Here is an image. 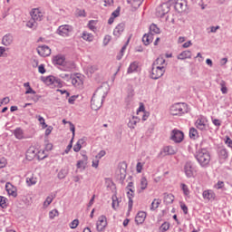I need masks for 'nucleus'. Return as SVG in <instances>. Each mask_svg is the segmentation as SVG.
<instances>
[{
  "label": "nucleus",
  "instance_id": "nucleus-1",
  "mask_svg": "<svg viewBox=\"0 0 232 232\" xmlns=\"http://www.w3.org/2000/svg\"><path fill=\"white\" fill-rule=\"evenodd\" d=\"M195 158L202 168H206V166H208L209 162H211V155L209 154V151H208V150L206 149L199 150L196 153Z\"/></svg>",
  "mask_w": 232,
  "mask_h": 232
},
{
  "label": "nucleus",
  "instance_id": "nucleus-2",
  "mask_svg": "<svg viewBox=\"0 0 232 232\" xmlns=\"http://www.w3.org/2000/svg\"><path fill=\"white\" fill-rule=\"evenodd\" d=\"M104 99H106V93L101 95L99 93V91H97L91 100L92 110H94V111H97V110H101V108L102 107V102H104Z\"/></svg>",
  "mask_w": 232,
  "mask_h": 232
},
{
  "label": "nucleus",
  "instance_id": "nucleus-3",
  "mask_svg": "<svg viewBox=\"0 0 232 232\" xmlns=\"http://www.w3.org/2000/svg\"><path fill=\"white\" fill-rule=\"evenodd\" d=\"M170 113L172 115H184V113H188V104L175 103L170 107Z\"/></svg>",
  "mask_w": 232,
  "mask_h": 232
},
{
  "label": "nucleus",
  "instance_id": "nucleus-4",
  "mask_svg": "<svg viewBox=\"0 0 232 232\" xmlns=\"http://www.w3.org/2000/svg\"><path fill=\"white\" fill-rule=\"evenodd\" d=\"M72 33L73 26L70 24L60 25L56 31V34H58V35H61L62 37H70Z\"/></svg>",
  "mask_w": 232,
  "mask_h": 232
},
{
  "label": "nucleus",
  "instance_id": "nucleus-5",
  "mask_svg": "<svg viewBox=\"0 0 232 232\" xmlns=\"http://www.w3.org/2000/svg\"><path fill=\"white\" fill-rule=\"evenodd\" d=\"M165 72H166V70L164 69V66L152 65L150 78L154 79L155 81L157 79H160V77H162V75H164Z\"/></svg>",
  "mask_w": 232,
  "mask_h": 232
},
{
  "label": "nucleus",
  "instance_id": "nucleus-6",
  "mask_svg": "<svg viewBox=\"0 0 232 232\" xmlns=\"http://www.w3.org/2000/svg\"><path fill=\"white\" fill-rule=\"evenodd\" d=\"M170 140L176 142L177 144L184 140V132L182 130L174 129L170 133Z\"/></svg>",
  "mask_w": 232,
  "mask_h": 232
},
{
  "label": "nucleus",
  "instance_id": "nucleus-7",
  "mask_svg": "<svg viewBox=\"0 0 232 232\" xmlns=\"http://www.w3.org/2000/svg\"><path fill=\"white\" fill-rule=\"evenodd\" d=\"M184 173L187 179H191L195 177V167L193 166V162L187 161L184 165Z\"/></svg>",
  "mask_w": 232,
  "mask_h": 232
},
{
  "label": "nucleus",
  "instance_id": "nucleus-8",
  "mask_svg": "<svg viewBox=\"0 0 232 232\" xmlns=\"http://www.w3.org/2000/svg\"><path fill=\"white\" fill-rule=\"evenodd\" d=\"M168 12H169V3H163L156 8L157 17H164L165 14H168Z\"/></svg>",
  "mask_w": 232,
  "mask_h": 232
},
{
  "label": "nucleus",
  "instance_id": "nucleus-9",
  "mask_svg": "<svg viewBox=\"0 0 232 232\" xmlns=\"http://www.w3.org/2000/svg\"><path fill=\"white\" fill-rule=\"evenodd\" d=\"M218 155L220 162H226L227 157H229V152L226 147H219L218 149Z\"/></svg>",
  "mask_w": 232,
  "mask_h": 232
},
{
  "label": "nucleus",
  "instance_id": "nucleus-10",
  "mask_svg": "<svg viewBox=\"0 0 232 232\" xmlns=\"http://www.w3.org/2000/svg\"><path fill=\"white\" fill-rule=\"evenodd\" d=\"M106 226H108V221L106 220L105 216H101L98 218V221L96 223V229L99 232L104 231L106 229Z\"/></svg>",
  "mask_w": 232,
  "mask_h": 232
},
{
  "label": "nucleus",
  "instance_id": "nucleus-11",
  "mask_svg": "<svg viewBox=\"0 0 232 232\" xmlns=\"http://www.w3.org/2000/svg\"><path fill=\"white\" fill-rule=\"evenodd\" d=\"M118 169L120 171V180H125L126 169H128V163H126V161L120 162L118 165Z\"/></svg>",
  "mask_w": 232,
  "mask_h": 232
},
{
  "label": "nucleus",
  "instance_id": "nucleus-12",
  "mask_svg": "<svg viewBox=\"0 0 232 232\" xmlns=\"http://www.w3.org/2000/svg\"><path fill=\"white\" fill-rule=\"evenodd\" d=\"M37 53L41 55V57H48L52 53V50L48 45H40L37 47Z\"/></svg>",
  "mask_w": 232,
  "mask_h": 232
},
{
  "label": "nucleus",
  "instance_id": "nucleus-13",
  "mask_svg": "<svg viewBox=\"0 0 232 232\" xmlns=\"http://www.w3.org/2000/svg\"><path fill=\"white\" fill-rule=\"evenodd\" d=\"M65 62L66 58L62 54H58L53 58V64L61 66V68L63 66Z\"/></svg>",
  "mask_w": 232,
  "mask_h": 232
},
{
  "label": "nucleus",
  "instance_id": "nucleus-14",
  "mask_svg": "<svg viewBox=\"0 0 232 232\" xmlns=\"http://www.w3.org/2000/svg\"><path fill=\"white\" fill-rule=\"evenodd\" d=\"M5 189L10 197H14V198L17 197V188H15V187H14V185L11 183L5 184Z\"/></svg>",
  "mask_w": 232,
  "mask_h": 232
},
{
  "label": "nucleus",
  "instance_id": "nucleus-15",
  "mask_svg": "<svg viewBox=\"0 0 232 232\" xmlns=\"http://www.w3.org/2000/svg\"><path fill=\"white\" fill-rule=\"evenodd\" d=\"M31 17L33 21H43V13L39 9H33L31 11Z\"/></svg>",
  "mask_w": 232,
  "mask_h": 232
},
{
  "label": "nucleus",
  "instance_id": "nucleus-16",
  "mask_svg": "<svg viewBox=\"0 0 232 232\" xmlns=\"http://www.w3.org/2000/svg\"><path fill=\"white\" fill-rule=\"evenodd\" d=\"M125 24L124 23H121L119 24L115 28H114V31H113V36L114 37H121V35H122V32H124V28H125Z\"/></svg>",
  "mask_w": 232,
  "mask_h": 232
},
{
  "label": "nucleus",
  "instance_id": "nucleus-17",
  "mask_svg": "<svg viewBox=\"0 0 232 232\" xmlns=\"http://www.w3.org/2000/svg\"><path fill=\"white\" fill-rule=\"evenodd\" d=\"M75 68V63L73 62H64L63 65L60 67L62 72H72Z\"/></svg>",
  "mask_w": 232,
  "mask_h": 232
},
{
  "label": "nucleus",
  "instance_id": "nucleus-18",
  "mask_svg": "<svg viewBox=\"0 0 232 232\" xmlns=\"http://www.w3.org/2000/svg\"><path fill=\"white\" fill-rule=\"evenodd\" d=\"M12 43H14V36L11 34H7L2 38V44L4 46H10Z\"/></svg>",
  "mask_w": 232,
  "mask_h": 232
},
{
  "label": "nucleus",
  "instance_id": "nucleus-19",
  "mask_svg": "<svg viewBox=\"0 0 232 232\" xmlns=\"http://www.w3.org/2000/svg\"><path fill=\"white\" fill-rule=\"evenodd\" d=\"M144 220H146V212L144 211H140L138 212L136 218H135V222L136 224H144Z\"/></svg>",
  "mask_w": 232,
  "mask_h": 232
},
{
  "label": "nucleus",
  "instance_id": "nucleus-20",
  "mask_svg": "<svg viewBox=\"0 0 232 232\" xmlns=\"http://www.w3.org/2000/svg\"><path fill=\"white\" fill-rule=\"evenodd\" d=\"M203 198H205V200H215V192H213V190H205L202 193Z\"/></svg>",
  "mask_w": 232,
  "mask_h": 232
},
{
  "label": "nucleus",
  "instance_id": "nucleus-21",
  "mask_svg": "<svg viewBox=\"0 0 232 232\" xmlns=\"http://www.w3.org/2000/svg\"><path fill=\"white\" fill-rule=\"evenodd\" d=\"M88 162V156L83 155V160H78L76 167L78 169H86V164Z\"/></svg>",
  "mask_w": 232,
  "mask_h": 232
},
{
  "label": "nucleus",
  "instance_id": "nucleus-22",
  "mask_svg": "<svg viewBox=\"0 0 232 232\" xmlns=\"http://www.w3.org/2000/svg\"><path fill=\"white\" fill-rule=\"evenodd\" d=\"M142 43L145 44V46H149V44H151L153 43V36L152 34H145L142 37Z\"/></svg>",
  "mask_w": 232,
  "mask_h": 232
},
{
  "label": "nucleus",
  "instance_id": "nucleus-23",
  "mask_svg": "<svg viewBox=\"0 0 232 232\" xmlns=\"http://www.w3.org/2000/svg\"><path fill=\"white\" fill-rule=\"evenodd\" d=\"M195 126L198 128V130H200V131H206L207 126L202 119L198 118L195 122Z\"/></svg>",
  "mask_w": 232,
  "mask_h": 232
},
{
  "label": "nucleus",
  "instance_id": "nucleus-24",
  "mask_svg": "<svg viewBox=\"0 0 232 232\" xmlns=\"http://www.w3.org/2000/svg\"><path fill=\"white\" fill-rule=\"evenodd\" d=\"M149 34H150V35H157V34H160V28H159V26H157V24H150V32H149Z\"/></svg>",
  "mask_w": 232,
  "mask_h": 232
},
{
  "label": "nucleus",
  "instance_id": "nucleus-25",
  "mask_svg": "<svg viewBox=\"0 0 232 232\" xmlns=\"http://www.w3.org/2000/svg\"><path fill=\"white\" fill-rule=\"evenodd\" d=\"M137 70H139V63L132 62L127 70V73H134V72H137Z\"/></svg>",
  "mask_w": 232,
  "mask_h": 232
},
{
  "label": "nucleus",
  "instance_id": "nucleus-26",
  "mask_svg": "<svg viewBox=\"0 0 232 232\" xmlns=\"http://www.w3.org/2000/svg\"><path fill=\"white\" fill-rule=\"evenodd\" d=\"M178 59L184 61V59H191V51H183L178 55Z\"/></svg>",
  "mask_w": 232,
  "mask_h": 232
},
{
  "label": "nucleus",
  "instance_id": "nucleus-27",
  "mask_svg": "<svg viewBox=\"0 0 232 232\" xmlns=\"http://www.w3.org/2000/svg\"><path fill=\"white\" fill-rule=\"evenodd\" d=\"M97 23H99L98 20H90L87 26L92 32H97Z\"/></svg>",
  "mask_w": 232,
  "mask_h": 232
},
{
  "label": "nucleus",
  "instance_id": "nucleus-28",
  "mask_svg": "<svg viewBox=\"0 0 232 232\" xmlns=\"http://www.w3.org/2000/svg\"><path fill=\"white\" fill-rule=\"evenodd\" d=\"M82 39L83 41H88V43H92V41H93V35L91 33L83 31L82 34Z\"/></svg>",
  "mask_w": 232,
  "mask_h": 232
},
{
  "label": "nucleus",
  "instance_id": "nucleus-29",
  "mask_svg": "<svg viewBox=\"0 0 232 232\" xmlns=\"http://www.w3.org/2000/svg\"><path fill=\"white\" fill-rule=\"evenodd\" d=\"M163 151L165 155H175V153H177V149L171 146H167V147H164Z\"/></svg>",
  "mask_w": 232,
  "mask_h": 232
},
{
  "label": "nucleus",
  "instance_id": "nucleus-30",
  "mask_svg": "<svg viewBox=\"0 0 232 232\" xmlns=\"http://www.w3.org/2000/svg\"><path fill=\"white\" fill-rule=\"evenodd\" d=\"M140 190H139V193H142V191H144V189H146V188H148V179H146V177H142L140 179Z\"/></svg>",
  "mask_w": 232,
  "mask_h": 232
},
{
  "label": "nucleus",
  "instance_id": "nucleus-31",
  "mask_svg": "<svg viewBox=\"0 0 232 232\" xmlns=\"http://www.w3.org/2000/svg\"><path fill=\"white\" fill-rule=\"evenodd\" d=\"M175 200V196H173L172 194H164V202L166 204H173Z\"/></svg>",
  "mask_w": 232,
  "mask_h": 232
},
{
  "label": "nucleus",
  "instance_id": "nucleus-32",
  "mask_svg": "<svg viewBox=\"0 0 232 232\" xmlns=\"http://www.w3.org/2000/svg\"><path fill=\"white\" fill-rule=\"evenodd\" d=\"M71 81L72 86H81V84H82V80L79 76H72Z\"/></svg>",
  "mask_w": 232,
  "mask_h": 232
},
{
  "label": "nucleus",
  "instance_id": "nucleus-33",
  "mask_svg": "<svg viewBox=\"0 0 232 232\" xmlns=\"http://www.w3.org/2000/svg\"><path fill=\"white\" fill-rule=\"evenodd\" d=\"M189 137L190 139H193V140L198 139V130L195 128H190L189 129Z\"/></svg>",
  "mask_w": 232,
  "mask_h": 232
},
{
  "label": "nucleus",
  "instance_id": "nucleus-34",
  "mask_svg": "<svg viewBox=\"0 0 232 232\" xmlns=\"http://www.w3.org/2000/svg\"><path fill=\"white\" fill-rule=\"evenodd\" d=\"M160 202H161L160 199L154 198V200L152 201V203L150 205V210L155 211V209H157L160 206Z\"/></svg>",
  "mask_w": 232,
  "mask_h": 232
},
{
  "label": "nucleus",
  "instance_id": "nucleus-35",
  "mask_svg": "<svg viewBox=\"0 0 232 232\" xmlns=\"http://www.w3.org/2000/svg\"><path fill=\"white\" fill-rule=\"evenodd\" d=\"M27 186H35L37 184V178L31 176L26 178Z\"/></svg>",
  "mask_w": 232,
  "mask_h": 232
},
{
  "label": "nucleus",
  "instance_id": "nucleus-36",
  "mask_svg": "<svg viewBox=\"0 0 232 232\" xmlns=\"http://www.w3.org/2000/svg\"><path fill=\"white\" fill-rule=\"evenodd\" d=\"M55 197H56L55 194H51L50 196H48L46 198L45 201L44 202V206L48 208V206H50L52 204V202H53V198H55Z\"/></svg>",
  "mask_w": 232,
  "mask_h": 232
},
{
  "label": "nucleus",
  "instance_id": "nucleus-37",
  "mask_svg": "<svg viewBox=\"0 0 232 232\" xmlns=\"http://www.w3.org/2000/svg\"><path fill=\"white\" fill-rule=\"evenodd\" d=\"M44 82H45V84H47V86L54 84L55 77L54 76H47V77L44 78Z\"/></svg>",
  "mask_w": 232,
  "mask_h": 232
},
{
  "label": "nucleus",
  "instance_id": "nucleus-38",
  "mask_svg": "<svg viewBox=\"0 0 232 232\" xmlns=\"http://www.w3.org/2000/svg\"><path fill=\"white\" fill-rule=\"evenodd\" d=\"M137 122H139L138 118L132 117L128 122L129 128H130V130L135 129V126H137Z\"/></svg>",
  "mask_w": 232,
  "mask_h": 232
},
{
  "label": "nucleus",
  "instance_id": "nucleus-39",
  "mask_svg": "<svg viewBox=\"0 0 232 232\" xmlns=\"http://www.w3.org/2000/svg\"><path fill=\"white\" fill-rule=\"evenodd\" d=\"M180 189L183 191V195H185V197H189V188L186 183L180 184Z\"/></svg>",
  "mask_w": 232,
  "mask_h": 232
},
{
  "label": "nucleus",
  "instance_id": "nucleus-40",
  "mask_svg": "<svg viewBox=\"0 0 232 232\" xmlns=\"http://www.w3.org/2000/svg\"><path fill=\"white\" fill-rule=\"evenodd\" d=\"M119 204H121V199H119V198H117V195H113L112 196V208L114 209H117V208H119Z\"/></svg>",
  "mask_w": 232,
  "mask_h": 232
},
{
  "label": "nucleus",
  "instance_id": "nucleus-41",
  "mask_svg": "<svg viewBox=\"0 0 232 232\" xmlns=\"http://www.w3.org/2000/svg\"><path fill=\"white\" fill-rule=\"evenodd\" d=\"M97 70H98L97 65H89L86 67V72L90 75L95 73V72H97Z\"/></svg>",
  "mask_w": 232,
  "mask_h": 232
},
{
  "label": "nucleus",
  "instance_id": "nucleus-42",
  "mask_svg": "<svg viewBox=\"0 0 232 232\" xmlns=\"http://www.w3.org/2000/svg\"><path fill=\"white\" fill-rule=\"evenodd\" d=\"M166 63V60L164 57H159L156 59V61L153 63L152 66H162Z\"/></svg>",
  "mask_w": 232,
  "mask_h": 232
},
{
  "label": "nucleus",
  "instance_id": "nucleus-43",
  "mask_svg": "<svg viewBox=\"0 0 232 232\" xmlns=\"http://www.w3.org/2000/svg\"><path fill=\"white\" fill-rule=\"evenodd\" d=\"M14 135L19 140L23 139V130H21L20 128L15 129L14 131Z\"/></svg>",
  "mask_w": 232,
  "mask_h": 232
},
{
  "label": "nucleus",
  "instance_id": "nucleus-44",
  "mask_svg": "<svg viewBox=\"0 0 232 232\" xmlns=\"http://www.w3.org/2000/svg\"><path fill=\"white\" fill-rule=\"evenodd\" d=\"M66 175H68V170H66V169H62L58 173V179H65Z\"/></svg>",
  "mask_w": 232,
  "mask_h": 232
},
{
  "label": "nucleus",
  "instance_id": "nucleus-45",
  "mask_svg": "<svg viewBox=\"0 0 232 232\" xmlns=\"http://www.w3.org/2000/svg\"><path fill=\"white\" fill-rule=\"evenodd\" d=\"M8 200V198L0 196V207L3 208V209H5V208L8 207V205L6 204V201Z\"/></svg>",
  "mask_w": 232,
  "mask_h": 232
},
{
  "label": "nucleus",
  "instance_id": "nucleus-46",
  "mask_svg": "<svg viewBox=\"0 0 232 232\" xmlns=\"http://www.w3.org/2000/svg\"><path fill=\"white\" fill-rule=\"evenodd\" d=\"M169 229V222H164L160 227V232H166Z\"/></svg>",
  "mask_w": 232,
  "mask_h": 232
},
{
  "label": "nucleus",
  "instance_id": "nucleus-47",
  "mask_svg": "<svg viewBox=\"0 0 232 232\" xmlns=\"http://www.w3.org/2000/svg\"><path fill=\"white\" fill-rule=\"evenodd\" d=\"M61 79H63V81H66L67 82H70V81H72V74H68V73H62L60 74Z\"/></svg>",
  "mask_w": 232,
  "mask_h": 232
},
{
  "label": "nucleus",
  "instance_id": "nucleus-48",
  "mask_svg": "<svg viewBox=\"0 0 232 232\" xmlns=\"http://www.w3.org/2000/svg\"><path fill=\"white\" fill-rule=\"evenodd\" d=\"M57 216H59V211H58L57 209H53V210H51V211L49 212V218H50L51 219L55 218V217H57Z\"/></svg>",
  "mask_w": 232,
  "mask_h": 232
},
{
  "label": "nucleus",
  "instance_id": "nucleus-49",
  "mask_svg": "<svg viewBox=\"0 0 232 232\" xmlns=\"http://www.w3.org/2000/svg\"><path fill=\"white\" fill-rule=\"evenodd\" d=\"M36 119H38L40 124H42L43 128H48V125L46 122H44V118L42 117L41 115L36 116Z\"/></svg>",
  "mask_w": 232,
  "mask_h": 232
},
{
  "label": "nucleus",
  "instance_id": "nucleus-50",
  "mask_svg": "<svg viewBox=\"0 0 232 232\" xmlns=\"http://www.w3.org/2000/svg\"><path fill=\"white\" fill-rule=\"evenodd\" d=\"M142 5V0H133L131 5L133 8H139Z\"/></svg>",
  "mask_w": 232,
  "mask_h": 232
},
{
  "label": "nucleus",
  "instance_id": "nucleus-51",
  "mask_svg": "<svg viewBox=\"0 0 232 232\" xmlns=\"http://www.w3.org/2000/svg\"><path fill=\"white\" fill-rule=\"evenodd\" d=\"M77 226H79V219H74L70 223L71 229H76Z\"/></svg>",
  "mask_w": 232,
  "mask_h": 232
},
{
  "label": "nucleus",
  "instance_id": "nucleus-52",
  "mask_svg": "<svg viewBox=\"0 0 232 232\" xmlns=\"http://www.w3.org/2000/svg\"><path fill=\"white\" fill-rule=\"evenodd\" d=\"M220 86H221L222 93H224V94L227 93V87H226V82L222 81L220 82Z\"/></svg>",
  "mask_w": 232,
  "mask_h": 232
},
{
  "label": "nucleus",
  "instance_id": "nucleus-53",
  "mask_svg": "<svg viewBox=\"0 0 232 232\" xmlns=\"http://www.w3.org/2000/svg\"><path fill=\"white\" fill-rule=\"evenodd\" d=\"M35 93H36L35 91L32 89V87L27 88L25 91V95H30V94L35 95Z\"/></svg>",
  "mask_w": 232,
  "mask_h": 232
},
{
  "label": "nucleus",
  "instance_id": "nucleus-54",
  "mask_svg": "<svg viewBox=\"0 0 232 232\" xmlns=\"http://www.w3.org/2000/svg\"><path fill=\"white\" fill-rule=\"evenodd\" d=\"M29 99H31V101L34 102H39V100L41 99V95L39 94H34L33 97H29Z\"/></svg>",
  "mask_w": 232,
  "mask_h": 232
},
{
  "label": "nucleus",
  "instance_id": "nucleus-55",
  "mask_svg": "<svg viewBox=\"0 0 232 232\" xmlns=\"http://www.w3.org/2000/svg\"><path fill=\"white\" fill-rule=\"evenodd\" d=\"M111 41V35H105L103 39V44L104 46H107V44Z\"/></svg>",
  "mask_w": 232,
  "mask_h": 232
},
{
  "label": "nucleus",
  "instance_id": "nucleus-56",
  "mask_svg": "<svg viewBox=\"0 0 232 232\" xmlns=\"http://www.w3.org/2000/svg\"><path fill=\"white\" fill-rule=\"evenodd\" d=\"M112 17H119V15H121V7H118L112 14H111Z\"/></svg>",
  "mask_w": 232,
  "mask_h": 232
},
{
  "label": "nucleus",
  "instance_id": "nucleus-57",
  "mask_svg": "<svg viewBox=\"0 0 232 232\" xmlns=\"http://www.w3.org/2000/svg\"><path fill=\"white\" fill-rule=\"evenodd\" d=\"M38 72L39 73H42V74L46 73V69H44V64H41L38 66Z\"/></svg>",
  "mask_w": 232,
  "mask_h": 232
},
{
  "label": "nucleus",
  "instance_id": "nucleus-58",
  "mask_svg": "<svg viewBox=\"0 0 232 232\" xmlns=\"http://www.w3.org/2000/svg\"><path fill=\"white\" fill-rule=\"evenodd\" d=\"M26 26L28 28H34V26H35V21H34V19L30 20L29 22H27Z\"/></svg>",
  "mask_w": 232,
  "mask_h": 232
},
{
  "label": "nucleus",
  "instance_id": "nucleus-59",
  "mask_svg": "<svg viewBox=\"0 0 232 232\" xmlns=\"http://www.w3.org/2000/svg\"><path fill=\"white\" fill-rule=\"evenodd\" d=\"M214 188H216V189H222V188H224V183L223 181H218Z\"/></svg>",
  "mask_w": 232,
  "mask_h": 232
},
{
  "label": "nucleus",
  "instance_id": "nucleus-60",
  "mask_svg": "<svg viewBox=\"0 0 232 232\" xmlns=\"http://www.w3.org/2000/svg\"><path fill=\"white\" fill-rule=\"evenodd\" d=\"M53 84H57L58 88H63V81H61V79L55 78Z\"/></svg>",
  "mask_w": 232,
  "mask_h": 232
},
{
  "label": "nucleus",
  "instance_id": "nucleus-61",
  "mask_svg": "<svg viewBox=\"0 0 232 232\" xmlns=\"http://www.w3.org/2000/svg\"><path fill=\"white\" fill-rule=\"evenodd\" d=\"M180 208H181V209H182L184 215H188V206H186V204L182 203V204L180 205Z\"/></svg>",
  "mask_w": 232,
  "mask_h": 232
},
{
  "label": "nucleus",
  "instance_id": "nucleus-62",
  "mask_svg": "<svg viewBox=\"0 0 232 232\" xmlns=\"http://www.w3.org/2000/svg\"><path fill=\"white\" fill-rule=\"evenodd\" d=\"M78 96H71L69 99H68V102L69 104H73L75 102V100L77 99Z\"/></svg>",
  "mask_w": 232,
  "mask_h": 232
},
{
  "label": "nucleus",
  "instance_id": "nucleus-63",
  "mask_svg": "<svg viewBox=\"0 0 232 232\" xmlns=\"http://www.w3.org/2000/svg\"><path fill=\"white\" fill-rule=\"evenodd\" d=\"M104 155H106V150H101L97 155H96V159L101 160L102 157H104Z\"/></svg>",
  "mask_w": 232,
  "mask_h": 232
},
{
  "label": "nucleus",
  "instance_id": "nucleus-64",
  "mask_svg": "<svg viewBox=\"0 0 232 232\" xmlns=\"http://www.w3.org/2000/svg\"><path fill=\"white\" fill-rule=\"evenodd\" d=\"M225 142H226L227 146H228V148H232V140H231V138L227 137V140H226Z\"/></svg>",
  "mask_w": 232,
  "mask_h": 232
}]
</instances>
